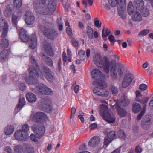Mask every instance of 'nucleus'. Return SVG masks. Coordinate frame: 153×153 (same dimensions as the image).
Listing matches in <instances>:
<instances>
[{"label":"nucleus","mask_w":153,"mask_h":153,"mask_svg":"<svg viewBox=\"0 0 153 153\" xmlns=\"http://www.w3.org/2000/svg\"><path fill=\"white\" fill-rule=\"evenodd\" d=\"M39 2L37 1L34 2V7L38 13L43 15L52 14L56 7L57 0H48L47 7L46 4V0H39Z\"/></svg>","instance_id":"nucleus-1"},{"label":"nucleus","mask_w":153,"mask_h":153,"mask_svg":"<svg viewBox=\"0 0 153 153\" xmlns=\"http://www.w3.org/2000/svg\"><path fill=\"white\" fill-rule=\"evenodd\" d=\"M31 62L33 65L29 68V76L25 77V81L29 84L34 85L37 83V78L39 76L44 79L45 75L42 74L34 56H31Z\"/></svg>","instance_id":"nucleus-2"},{"label":"nucleus","mask_w":153,"mask_h":153,"mask_svg":"<svg viewBox=\"0 0 153 153\" xmlns=\"http://www.w3.org/2000/svg\"><path fill=\"white\" fill-rule=\"evenodd\" d=\"M95 64L99 68H102L105 73L108 74L111 67V63L109 58L105 56L102 57L100 55H97L94 59Z\"/></svg>","instance_id":"nucleus-3"},{"label":"nucleus","mask_w":153,"mask_h":153,"mask_svg":"<svg viewBox=\"0 0 153 153\" xmlns=\"http://www.w3.org/2000/svg\"><path fill=\"white\" fill-rule=\"evenodd\" d=\"M39 107L40 109L48 113H51L53 109L52 102L49 97H45L41 100Z\"/></svg>","instance_id":"nucleus-4"},{"label":"nucleus","mask_w":153,"mask_h":153,"mask_svg":"<svg viewBox=\"0 0 153 153\" xmlns=\"http://www.w3.org/2000/svg\"><path fill=\"white\" fill-rule=\"evenodd\" d=\"M32 129L36 134V137L38 138H41L44 135L45 131L44 125L42 122L36 124L32 126Z\"/></svg>","instance_id":"nucleus-5"},{"label":"nucleus","mask_w":153,"mask_h":153,"mask_svg":"<svg viewBox=\"0 0 153 153\" xmlns=\"http://www.w3.org/2000/svg\"><path fill=\"white\" fill-rule=\"evenodd\" d=\"M134 7L133 5V4L131 1H130L128 5V12L129 15H131L132 14L134 13V14L132 17V19L134 21H140L142 20V17L140 13L136 10L134 11Z\"/></svg>","instance_id":"nucleus-6"},{"label":"nucleus","mask_w":153,"mask_h":153,"mask_svg":"<svg viewBox=\"0 0 153 153\" xmlns=\"http://www.w3.org/2000/svg\"><path fill=\"white\" fill-rule=\"evenodd\" d=\"M2 33L1 36L2 39L0 45L3 48H8L9 45V40L6 38L7 33L8 30V25L7 23L6 22L4 23Z\"/></svg>","instance_id":"nucleus-7"},{"label":"nucleus","mask_w":153,"mask_h":153,"mask_svg":"<svg viewBox=\"0 0 153 153\" xmlns=\"http://www.w3.org/2000/svg\"><path fill=\"white\" fill-rule=\"evenodd\" d=\"M133 74L130 73L126 74L123 78L122 83V86L123 88H126L131 83L134 79Z\"/></svg>","instance_id":"nucleus-8"},{"label":"nucleus","mask_w":153,"mask_h":153,"mask_svg":"<svg viewBox=\"0 0 153 153\" xmlns=\"http://www.w3.org/2000/svg\"><path fill=\"white\" fill-rule=\"evenodd\" d=\"M47 117V115L44 113L39 112L35 114L32 118L33 121L36 122V124L42 123Z\"/></svg>","instance_id":"nucleus-9"},{"label":"nucleus","mask_w":153,"mask_h":153,"mask_svg":"<svg viewBox=\"0 0 153 153\" xmlns=\"http://www.w3.org/2000/svg\"><path fill=\"white\" fill-rule=\"evenodd\" d=\"M105 87H99L94 88L93 91L94 94L106 97L108 96L109 92L103 88Z\"/></svg>","instance_id":"nucleus-10"},{"label":"nucleus","mask_w":153,"mask_h":153,"mask_svg":"<svg viewBox=\"0 0 153 153\" xmlns=\"http://www.w3.org/2000/svg\"><path fill=\"white\" fill-rule=\"evenodd\" d=\"M44 35L51 39H53L58 36V33L57 30L53 29H46L44 32Z\"/></svg>","instance_id":"nucleus-11"},{"label":"nucleus","mask_w":153,"mask_h":153,"mask_svg":"<svg viewBox=\"0 0 153 153\" xmlns=\"http://www.w3.org/2000/svg\"><path fill=\"white\" fill-rule=\"evenodd\" d=\"M109 3L112 7H115L117 5V9L118 14L120 16L124 14V13L122 10L123 5L120 4L118 2V0H108Z\"/></svg>","instance_id":"nucleus-12"},{"label":"nucleus","mask_w":153,"mask_h":153,"mask_svg":"<svg viewBox=\"0 0 153 153\" xmlns=\"http://www.w3.org/2000/svg\"><path fill=\"white\" fill-rule=\"evenodd\" d=\"M27 134L21 130L16 131L14 134V137L16 140L22 141L26 140L27 138Z\"/></svg>","instance_id":"nucleus-13"},{"label":"nucleus","mask_w":153,"mask_h":153,"mask_svg":"<svg viewBox=\"0 0 153 153\" xmlns=\"http://www.w3.org/2000/svg\"><path fill=\"white\" fill-rule=\"evenodd\" d=\"M25 21L28 25L33 24L34 22L35 17L32 13L29 11H27L25 14Z\"/></svg>","instance_id":"nucleus-14"},{"label":"nucleus","mask_w":153,"mask_h":153,"mask_svg":"<svg viewBox=\"0 0 153 153\" xmlns=\"http://www.w3.org/2000/svg\"><path fill=\"white\" fill-rule=\"evenodd\" d=\"M111 61L113 63V65L111 66L110 70L111 77L112 79L115 80L117 78V75L116 70V61L115 59H113L111 60Z\"/></svg>","instance_id":"nucleus-15"},{"label":"nucleus","mask_w":153,"mask_h":153,"mask_svg":"<svg viewBox=\"0 0 153 153\" xmlns=\"http://www.w3.org/2000/svg\"><path fill=\"white\" fill-rule=\"evenodd\" d=\"M27 33L23 28L21 29L19 31V36L21 40L24 42H27L30 39V36Z\"/></svg>","instance_id":"nucleus-16"},{"label":"nucleus","mask_w":153,"mask_h":153,"mask_svg":"<svg viewBox=\"0 0 153 153\" xmlns=\"http://www.w3.org/2000/svg\"><path fill=\"white\" fill-rule=\"evenodd\" d=\"M92 77L95 79H100L103 77H105L103 73L97 69L93 70L91 73Z\"/></svg>","instance_id":"nucleus-17"},{"label":"nucleus","mask_w":153,"mask_h":153,"mask_svg":"<svg viewBox=\"0 0 153 153\" xmlns=\"http://www.w3.org/2000/svg\"><path fill=\"white\" fill-rule=\"evenodd\" d=\"M150 125V119L149 116H145L142 120L141 123L142 127L144 129H147L149 127Z\"/></svg>","instance_id":"nucleus-18"},{"label":"nucleus","mask_w":153,"mask_h":153,"mask_svg":"<svg viewBox=\"0 0 153 153\" xmlns=\"http://www.w3.org/2000/svg\"><path fill=\"white\" fill-rule=\"evenodd\" d=\"M134 4L137 10L141 12L144 8V2L143 0H135Z\"/></svg>","instance_id":"nucleus-19"},{"label":"nucleus","mask_w":153,"mask_h":153,"mask_svg":"<svg viewBox=\"0 0 153 153\" xmlns=\"http://www.w3.org/2000/svg\"><path fill=\"white\" fill-rule=\"evenodd\" d=\"M129 102V100L125 97L123 99H120L119 101H117L116 105V106H125L128 105Z\"/></svg>","instance_id":"nucleus-20"},{"label":"nucleus","mask_w":153,"mask_h":153,"mask_svg":"<svg viewBox=\"0 0 153 153\" xmlns=\"http://www.w3.org/2000/svg\"><path fill=\"white\" fill-rule=\"evenodd\" d=\"M43 48H44V51L46 54L50 56H53L54 53L49 43H47L44 45Z\"/></svg>","instance_id":"nucleus-21"},{"label":"nucleus","mask_w":153,"mask_h":153,"mask_svg":"<svg viewBox=\"0 0 153 153\" xmlns=\"http://www.w3.org/2000/svg\"><path fill=\"white\" fill-rule=\"evenodd\" d=\"M100 142L98 137L95 136L92 138L89 142L88 146L90 147H94L97 145Z\"/></svg>","instance_id":"nucleus-22"},{"label":"nucleus","mask_w":153,"mask_h":153,"mask_svg":"<svg viewBox=\"0 0 153 153\" xmlns=\"http://www.w3.org/2000/svg\"><path fill=\"white\" fill-rule=\"evenodd\" d=\"M37 44V39L36 36L35 34H33L31 37V40L30 47L32 49H34Z\"/></svg>","instance_id":"nucleus-23"},{"label":"nucleus","mask_w":153,"mask_h":153,"mask_svg":"<svg viewBox=\"0 0 153 153\" xmlns=\"http://www.w3.org/2000/svg\"><path fill=\"white\" fill-rule=\"evenodd\" d=\"M100 114L102 117H103V116H105L109 112L108 107L107 105L103 104L100 105Z\"/></svg>","instance_id":"nucleus-24"},{"label":"nucleus","mask_w":153,"mask_h":153,"mask_svg":"<svg viewBox=\"0 0 153 153\" xmlns=\"http://www.w3.org/2000/svg\"><path fill=\"white\" fill-rule=\"evenodd\" d=\"M104 120L109 123H114L115 120V118L114 115L111 114L109 112L103 117Z\"/></svg>","instance_id":"nucleus-25"},{"label":"nucleus","mask_w":153,"mask_h":153,"mask_svg":"<svg viewBox=\"0 0 153 153\" xmlns=\"http://www.w3.org/2000/svg\"><path fill=\"white\" fill-rule=\"evenodd\" d=\"M10 50L9 49L3 50L0 53V60L5 61L7 59V56L10 53Z\"/></svg>","instance_id":"nucleus-26"},{"label":"nucleus","mask_w":153,"mask_h":153,"mask_svg":"<svg viewBox=\"0 0 153 153\" xmlns=\"http://www.w3.org/2000/svg\"><path fill=\"white\" fill-rule=\"evenodd\" d=\"M26 98L28 101L30 102H35L37 100L36 95L31 93H28L26 95Z\"/></svg>","instance_id":"nucleus-27"},{"label":"nucleus","mask_w":153,"mask_h":153,"mask_svg":"<svg viewBox=\"0 0 153 153\" xmlns=\"http://www.w3.org/2000/svg\"><path fill=\"white\" fill-rule=\"evenodd\" d=\"M141 108V105L137 102L134 103L132 105V111L135 113L139 112Z\"/></svg>","instance_id":"nucleus-28"},{"label":"nucleus","mask_w":153,"mask_h":153,"mask_svg":"<svg viewBox=\"0 0 153 153\" xmlns=\"http://www.w3.org/2000/svg\"><path fill=\"white\" fill-rule=\"evenodd\" d=\"M42 58L47 65L52 67L53 65V62L52 59L50 57L46 56L44 54L43 55Z\"/></svg>","instance_id":"nucleus-29"},{"label":"nucleus","mask_w":153,"mask_h":153,"mask_svg":"<svg viewBox=\"0 0 153 153\" xmlns=\"http://www.w3.org/2000/svg\"><path fill=\"white\" fill-rule=\"evenodd\" d=\"M116 106L117 110L119 116L123 117L126 115L127 113L125 110L122 108H121L120 106Z\"/></svg>","instance_id":"nucleus-30"},{"label":"nucleus","mask_w":153,"mask_h":153,"mask_svg":"<svg viewBox=\"0 0 153 153\" xmlns=\"http://www.w3.org/2000/svg\"><path fill=\"white\" fill-rule=\"evenodd\" d=\"M86 32L88 38L90 39H91L93 38V30L90 27L88 26L86 27Z\"/></svg>","instance_id":"nucleus-31"},{"label":"nucleus","mask_w":153,"mask_h":153,"mask_svg":"<svg viewBox=\"0 0 153 153\" xmlns=\"http://www.w3.org/2000/svg\"><path fill=\"white\" fill-rule=\"evenodd\" d=\"M14 127L13 126H10L9 128L6 127L4 130L5 134L8 135L11 134L14 131Z\"/></svg>","instance_id":"nucleus-32"},{"label":"nucleus","mask_w":153,"mask_h":153,"mask_svg":"<svg viewBox=\"0 0 153 153\" xmlns=\"http://www.w3.org/2000/svg\"><path fill=\"white\" fill-rule=\"evenodd\" d=\"M93 84L94 85H98L100 87H106L107 86V84L103 81H100L99 82L97 81H94Z\"/></svg>","instance_id":"nucleus-33"},{"label":"nucleus","mask_w":153,"mask_h":153,"mask_svg":"<svg viewBox=\"0 0 153 153\" xmlns=\"http://www.w3.org/2000/svg\"><path fill=\"white\" fill-rule=\"evenodd\" d=\"M46 86L43 84H39L36 85V89L42 94H43Z\"/></svg>","instance_id":"nucleus-34"},{"label":"nucleus","mask_w":153,"mask_h":153,"mask_svg":"<svg viewBox=\"0 0 153 153\" xmlns=\"http://www.w3.org/2000/svg\"><path fill=\"white\" fill-rule=\"evenodd\" d=\"M12 12V8L10 7V6L9 5H8L7 6L4 12V15L7 16H10Z\"/></svg>","instance_id":"nucleus-35"},{"label":"nucleus","mask_w":153,"mask_h":153,"mask_svg":"<svg viewBox=\"0 0 153 153\" xmlns=\"http://www.w3.org/2000/svg\"><path fill=\"white\" fill-rule=\"evenodd\" d=\"M110 90L112 92V94L115 96H116L118 93V89L114 85H112L110 86Z\"/></svg>","instance_id":"nucleus-36"},{"label":"nucleus","mask_w":153,"mask_h":153,"mask_svg":"<svg viewBox=\"0 0 153 153\" xmlns=\"http://www.w3.org/2000/svg\"><path fill=\"white\" fill-rule=\"evenodd\" d=\"M25 102L24 97L20 98L19 100V104L17 106V108L19 109L22 108V106L25 104Z\"/></svg>","instance_id":"nucleus-37"},{"label":"nucleus","mask_w":153,"mask_h":153,"mask_svg":"<svg viewBox=\"0 0 153 153\" xmlns=\"http://www.w3.org/2000/svg\"><path fill=\"white\" fill-rule=\"evenodd\" d=\"M22 3V0H14V5L17 9H19L21 6Z\"/></svg>","instance_id":"nucleus-38"},{"label":"nucleus","mask_w":153,"mask_h":153,"mask_svg":"<svg viewBox=\"0 0 153 153\" xmlns=\"http://www.w3.org/2000/svg\"><path fill=\"white\" fill-rule=\"evenodd\" d=\"M149 32L148 29H144L139 32L138 35V37H143L147 35Z\"/></svg>","instance_id":"nucleus-39"},{"label":"nucleus","mask_w":153,"mask_h":153,"mask_svg":"<svg viewBox=\"0 0 153 153\" xmlns=\"http://www.w3.org/2000/svg\"><path fill=\"white\" fill-rule=\"evenodd\" d=\"M85 54V51L82 50H79L78 53L79 58L81 60H84Z\"/></svg>","instance_id":"nucleus-40"},{"label":"nucleus","mask_w":153,"mask_h":153,"mask_svg":"<svg viewBox=\"0 0 153 153\" xmlns=\"http://www.w3.org/2000/svg\"><path fill=\"white\" fill-rule=\"evenodd\" d=\"M117 134L118 137L122 139H124L126 137V135L124 131L122 130H120L118 131Z\"/></svg>","instance_id":"nucleus-41"},{"label":"nucleus","mask_w":153,"mask_h":153,"mask_svg":"<svg viewBox=\"0 0 153 153\" xmlns=\"http://www.w3.org/2000/svg\"><path fill=\"white\" fill-rule=\"evenodd\" d=\"M54 74L52 71L49 74L45 75V77L49 81H52L53 80Z\"/></svg>","instance_id":"nucleus-42"},{"label":"nucleus","mask_w":153,"mask_h":153,"mask_svg":"<svg viewBox=\"0 0 153 153\" xmlns=\"http://www.w3.org/2000/svg\"><path fill=\"white\" fill-rule=\"evenodd\" d=\"M149 100V98L148 97H146L142 99L137 98L136 101L139 102L141 104H144L146 105Z\"/></svg>","instance_id":"nucleus-43"},{"label":"nucleus","mask_w":153,"mask_h":153,"mask_svg":"<svg viewBox=\"0 0 153 153\" xmlns=\"http://www.w3.org/2000/svg\"><path fill=\"white\" fill-rule=\"evenodd\" d=\"M104 31L105 28L104 27L103 28L102 33V36L103 38L106 37L108 35L111 33L110 30L108 29H107L106 30L105 32V33H104Z\"/></svg>","instance_id":"nucleus-44"},{"label":"nucleus","mask_w":153,"mask_h":153,"mask_svg":"<svg viewBox=\"0 0 153 153\" xmlns=\"http://www.w3.org/2000/svg\"><path fill=\"white\" fill-rule=\"evenodd\" d=\"M30 127L27 124L23 125L22 127V131L27 134V132L29 131Z\"/></svg>","instance_id":"nucleus-45"},{"label":"nucleus","mask_w":153,"mask_h":153,"mask_svg":"<svg viewBox=\"0 0 153 153\" xmlns=\"http://www.w3.org/2000/svg\"><path fill=\"white\" fill-rule=\"evenodd\" d=\"M112 141L110 138L108 136L105 137L104 138V144L107 146H108L110 143Z\"/></svg>","instance_id":"nucleus-46"},{"label":"nucleus","mask_w":153,"mask_h":153,"mask_svg":"<svg viewBox=\"0 0 153 153\" xmlns=\"http://www.w3.org/2000/svg\"><path fill=\"white\" fill-rule=\"evenodd\" d=\"M107 136L113 140L116 136L115 132L113 131H111L108 134Z\"/></svg>","instance_id":"nucleus-47"},{"label":"nucleus","mask_w":153,"mask_h":153,"mask_svg":"<svg viewBox=\"0 0 153 153\" xmlns=\"http://www.w3.org/2000/svg\"><path fill=\"white\" fill-rule=\"evenodd\" d=\"M53 94V92L52 90L46 86V89L45 90L44 92H43V94L49 95L52 94Z\"/></svg>","instance_id":"nucleus-48"},{"label":"nucleus","mask_w":153,"mask_h":153,"mask_svg":"<svg viewBox=\"0 0 153 153\" xmlns=\"http://www.w3.org/2000/svg\"><path fill=\"white\" fill-rule=\"evenodd\" d=\"M43 71L45 74V75L51 72L52 71L47 66H44L43 68Z\"/></svg>","instance_id":"nucleus-49"},{"label":"nucleus","mask_w":153,"mask_h":153,"mask_svg":"<svg viewBox=\"0 0 153 153\" xmlns=\"http://www.w3.org/2000/svg\"><path fill=\"white\" fill-rule=\"evenodd\" d=\"M18 19V16L15 15H13L12 16V23L13 24L15 27H16L17 25V19Z\"/></svg>","instance_id":"nucleus-50"},{"label":"nucleus","mask_w":153,"mask_h":153,"mask_svg":"<svg viewBox=\"0 0 153 153\" xmlns=\"http://www.w3.org/2000/svg\"><path fill=\"white\" fill-rule=\"evenodd\" d=\"M22 147L21 146L18 145L15 147L14 150L17 153H19L22 151Z\"/></svg>","instance_id":"nucleus-51"},{"label":"nucleus","mask_w":153,"mask_h":153,"mask_svg":"<svg viewBox=\"0 0 153 153\" xmlns=\"http://www.w3.org/2000/svg\"><path fill=\"white\" fill-rule=\"evenodd\" d=\"M79 115H78V117L80 119V121L82 123H84V118L83 117V116H84V113L82 111H80L79 112Z\"/></svg>","instance_id":"nucleus-52"},{"label":"nucleus","mask_w":153,"mask_h":153,"mask_svg":"<svg viewBox=\"0 0 153 153\" xmlns=\"http://www.w3.org/2000/svg\"><path fill=\"white\" fill-rule=\"evenodd\" d=\"M36 138H37L36 137V136L33 133H32L30 136V140L32 141H34L35 142H38V140Z\"/></svg>","instance_id":"nucleus-53"},{"label":"nucleus","mask_w":153,"mask_h":153,"mask_svg":"<svg viewBox=\"0 0 153 153\" xmlns=\"http://www.w3.org/2000/svg\"><path fill=\"white\" fill-rule=\"evenodd\" d=\"M145 112V110L144 109L140 112L137 117V120H140L141 119L142 116L144 115Z\"/></svg>","instance_id":"nucleus-54"},{"label":"nucleus","mask_w":153,"mask_h":153,"mask_svg":"<svg viewBox=\"0 0 153 153\" xmlns=\"http://www.w3.org/2000/svg\"><path fill=\"white\" fill-rule=\"evenodd\" d=\"M109 41L111 43V45H113L115 42L114 37L113 35H110L108 37Z\"/></svg>","instance_id":"nucleus-55"},{"label":"nucleus","mask_w":153,"mask_h":153,"mask_svg":"<svg viewBox=\"0 0 153 153\" xmlns=\"http://www.w3.org/2000/svg\"><path fill=\"white\" fill-rule=\"evenodd\" d=\"M147 85L145 84H141L139 86V89L142 91L146 90L147 88Z\"/></svg>","instance_id":"nucleus-56"},{"label":"nucleus","mask_w":153,"mask_h":153,"mask_svg":"<svg viewBox=\"0 0 153 153\" xmlns=\"http://www.w3.org/2000/svg\"><path fill=\"white\" fill-rule=\"evenodd\" d=\"M94 25L96 27L98 28H100L101 27L102 23L101 22L100 23L99 20H95L94 21Z\"/></svg>","instance_id":"nucleus-57"},{"label":"nucleus","mask_w":153,"mask_h":153,"mask_svg":"<svg viewBox=\"0 0 153 153\" xmlns=\"http://www.w3.org/2000/svg\"><path fill=\"white\" fill-rule=\"evenodd\" d=\"M142 13L143 16L144 17H146L149 14V10L147 9H146L144 10L143 11Z\"/></svg>","instance_id":"nucleus-58"},{"label":"nucleus","mask_w":153,"mask_h":153,"mask_svg":"<svg viewBox=\"0 0 153 153\" xmlns=\"http://www.w3.org/2000/svg\"><path fill=\"white\" fill-rule=\"evenodd\" d=\"M135 151L137 153H141L142 149L139 146H137L135 147Z\"/></svg>","instance_id":"nucleus-59"},{"label":"nucleus","mask_w":153,"mask_h":153,"mask_svg":"<svg viewBox=\"0 0 153 153\" xmlns=\"http://www.w3.org/2000/svg\"><path fill=\"white\" fill-rule=\"evenodd\" d=\"M66 32L67 34L70 36L72 34V30L69 27H67L66 28Z\"/></svg>","instance_id":"nucleus-60"},{"label":"nucleus","mask_w":153,"mask_h":153,"mask_svg":"<svg viewBox=\"0 0 153 153\" xmlns=\"http://www.w3.org/2000/svg\"><path fill=\"white\" fill-rule=\"evenodd\" d=\"M76 111V109L74 107H72L71 109V115L70 116V119L72 118L74 116V114Z\"/></svg>","instance_id":"nucleus-61"},{"label":"nucleus","mask_w":153,"mask_h":153,"mask_svg":"<svg viewBox=\"0 0 153 153\" xmlns=\"http://www.w3.org/2000/svg\"><path fill=\"white\" fill-rule=\"evenodd\" d=\"M62 64V59L61 58L59 59L58 62L57 70L59 72H60L61 70V65Z\"/></svg>","instance_id":"nucleus-62"},{"label":"nucleus","mask_w":153,"mask_h":153,"mask_svg":"<svg viewBox=\"0 0 153 153\" xmlns=\"http://www.w3.org/2000/svg\"><path fill=\"white\" fill-rule=\"evenodd\" d=\"M25 88L26 86L25 83L21 82L19 87V89L21 91H23L25 89Z\"/></svg>","instance_id":"nucleus-63"},{"label":"nucleus","mask_w":153,"mask_h":153,"mask_svg":"<svg viewBox=\"0 0 153 153\" xmlns=\"http://www.w3.org/2000/svg\"><path fill=\"white\" fill-rule=\"evenodd\" d=\"M136 98H135V100L136 101L137 100V98L139 99V97H141L142 96V95L141 94L140 92L138 90L136 91Z\"/></svg>","instance_id":"nucleus-64"}]
</instances>
